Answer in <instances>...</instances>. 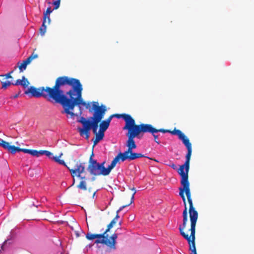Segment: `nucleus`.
<instances>
[{
    "mask_svg": "<svg viewBox=\"0 0 254 254\" xmlns=\"http://www.w3.org/2000/svg\"><path fill=\"white\" fill-rule=\"evenodd\" d=\"M38 55L37 54L32 53L25 60H24L23 62L21 63L20 65H18V68L19 69L20 72H22L24 70H25L27 64H29L33 59H36Z\"/></svg>",
    "mask_w": 254,
    "mask_h": 254,
    "instance_id": "4468645a",
    "label": "nucleus"
},
{
    "mask_svg": "<svg viewBox=\"0 0 254 254\" xmlns=\"http://www.w3.org/2000/svg\"><path fill=\"white\" fill-rule=\"evenodd\" d=\"M13 70H11L10 72H9V73H7V74H5V75H1V76H5V77L6 78H12V77L11 76V74L13 72Z\"/></svg>",
    "mask_w": 254,
    "mask_h": 254,
    "instance_id": "7c9ffc66",
    "label": "nucleus"
},
{
    "mask_svg": "<svg viewBox=\"0 0 254 254\" xmlns=\"http://www.w3.org/2000/svg\"><path fill=\"white\" fill-rule=\"evenodd\" d=\"M0 146L7 150L8 152L12 154H15L16 152L20 151L29 154L31 153V149L20 148L18 147L15 146L14 145H11L10 143L1 138L0 141Z\"/></svg>",
    "mask_w": 254,
    "mask_h": 254,
    "instance_id": "f8f14e48",
    "label": "nucleus"
},
{
    "mask_svg": "<svg viewBox=\"0 0 254 254\" xmlns=\"http://www.w3.org/2000/svg\"><path fill=\"white\" fill-rule=\"evenodd\" d=\"M109 126V125L105 121H103L101 122L100 124L99 127H100V129L99 130L103 131L104 132L105 131H106L107 128H108Z\"/></svg>",
    "mask_w": 254,
    "mask_h": 254,
    "instance_id": "412c9836",
    "label": "nucleus"
},
{
    "mask_svg": "<svg viewBox=\"0 0 254 254\" xmlns=\"http://www.w3.org/2000/svg\"><path fill=\"white\" fill-rule=\"evenodd\" d=\"M61 0H59V1H60Z\"/></svg>",
    "mask_w": 254,
    "mask_h": 254,
    "instance_id": "37998d69",
    "label": "nucleus"
},
{
    "mask_svg": "<svg viewBox=\"0 0 254 254\" xmlns=\"http://www.w3.org/2000/svg\"><path fill=\"white\" fill-rule=\"evenodd\" d=\"M147 158H148V159H151V160H154V161H157L156 160H155V159H152V158H149V157H147Z\"/></svg>",
    "mask_w": 254,
    "mask_h": 254,
    "instance_id": "a19ab883",
    "label": "nucleus"
},
{
    "mask_svg": "<svg viewBox=\"0 0 254 254\" xmlns=\"http://www.w3.org/2000/svg\"><path fill=\"white\" fill-rule=\"evenodd\" d=\"M187 148L188 153L186 156V161L183 165L180 166L177 172L181 176L180 183L181 187L179 188V195L183 199L184 205H186V199L185 193L186 194L189 205H193L191 197V192L189 181V172L190 170V159L192 153L191 144L190 142L184 144Z\"/></svg>",
    "mask_w": 254,
    "mask_h": 254,
    "instance_id": "f03ea898",
    "label": "nucleus"
},
{
    "mask_svg": "<svg viewBox=\"0 0 254 254\" xmlns=\"http://www.w3.org/2000/svg\"><path fill=\"white\" fill-rule=\"evenodd\" d=\"M86 238L89 240H93L96 239L95 241V244H102L105 245L111 250H115L116 249V240L118 238V234L116 233H114L111 235V241L105 239L104 237V234H96L87 233L86 235Z\"/></svg>",
    "mask_w": 254,
    "mask_h": 254,
    "instance_id": "6e6552de",
    "label": "nucleus"
},
{
    "mask_svg": "<svg viewBox=\"0 0 254 254\" xmlns=\"http://www.w3.org/2000/svg\"><path fill=\"white\" fill-rule=\"evenodd\" d=\"M44 150H39V151H37V157H39L41 155H44Z\"/></svg>",
    "mask_w": 254,
    "mask_h": 254,
    "instance_id": "c9c22d12",
    "label": "nucleus"
},
{
    "mask_svg": "<svg viewBox=\"0 0 254 254\" xmlns=\"http://www.w3.org/2000/svg\"><path fill=\"white\" fill-rule=\"evenodd\" d=\"M151 133L153 136L154 138V141H155V142H156L158 144H160V142L158 139V135L156 134V133Z\"/></svg>",
    "mask_w": 254,
    "mask_h": 254,
    "instance_id": "c85d7f7f",
    "label": "nucleus"
},
{
    "mask_svg": "<svg viewBox=\"0 0 254 254\" xmlns=\"http://www.w3.org/2000/svg\"><path fill=\"white\" fill-rule=\"evenodd\" d=\"M49 91L51 93L54 103L82 94L83 90L82 84L79 80L68 77L66 76H60L55 81L53 87H49Z\"/></svg>",
    "mask_w": 254,
    "mask_h": 254,
    "instance_id": "f257e3e1",
    "label": "nucleus"
},
{
    "mask_svg": "<svg viewBox=\"0 0 254 254\" xmlns=\"http://www.w3.org/2000/svg\"><path fill=\"white\" fill-rule=\"evenodd\" d=\"M61 254H62V253H61Z\"/></svg>",
    "mask_w": 254,
    "mask_h": 254,
    "instance_id": "c03bdc74",
    "label": "nucleus"
},
{
    "mask_svg": "<svg viewBox=\"0 0 254 254\" xmlns=\"http://www.w3.org/2000/svg\"><path fill=\"white\" fill-rule=\"evenodd\" d=\"M112 115L113 117H116L118 119L123 118L124 120L125 126L124 127L123 129L127 130L126 135L138 131L140 125H136L135 120L130 115L127 114H115Z\"/></svg>",
    "mask_w": 254,
    "mask_h": 254,
    "instance_id": "1a4fd4ad",
    "label": "nucleus"
},
{
    "mask_svg": "<svg viewBox=\"0 0 254 254\" xmlns=\"http://www.w3.org/2000/svg\"><path fill=\"white\" fill-rule=\"evenodd\" d=\"M140 134L146 132L149 133H157L161 132L162 133L170 132V130L164 128L156 129L154 128L152 125L147 124H141L138 130Z\"/></svg>",
    "mask_w": 254,
    "mask_h": 254,
    "instance_id": "ddd939ff",
    "label": "nucleus"
},
{
    "mask_svg": "<svg viewBox=\"0 0 254 254\" xmlns=\"http://www.w3.org/2000/svg\"><path fill=\"white\" fill-rule=\"evenodd\" d=\"M130 204H129V203H128V204H127V205H125L122 206V207H120V208H119V209L117 211L116 213H117V214H119V213L121 211H122V210L123 209V208H124L125 207H126L127 206H129Z\"/></svg>",
    "mask_w": 254,
    "mask_h": 254,
    "instance_id": "2f4dec72",
    "label": "nucleus"
},
{
    "mask_svg": "<svg viewBox=\"0 0 254 254\" xmlns=\"http://www.w3.org/2000/svg\"><path fill=\"white\" fill-rule=\"evenodd\" d=\"M52 12V10L51 9V7L50 6L48 7L47 8V10L45 12H44V17L43 19L46 20L48 19V24H50L51 19L49 16L50 13Z\"/></svg>",
    "mask_w": 254,
    "mask_h": 254,
    "instance_id": "a211bd4d",
    "label": "nucleus"
},
{
    "mask_svg": "<svg viewBox=\"0 0 254 254\" xmlns=\"http://www.w3.org/2000/svg\"><path fill=\"white\" fill-rule=\"evenodd\" d=\"M29 84V82L27 80V78H25L24 76H23L22 77V79H17L16 80L15 82L13 84L14 85H20L22 86L24 88H26Z\"/></svg>",
    "mask_w": 254,
    "mask_h": 254,
    "instance_id": "f3484780",
    "label": "nucleus"
},
{
    "mask_svg": "<svg viewBox=\"0 0 254 254\" xmlns=\"http://www.w3.org/2000/svg\"><path fill=\"white\" fill-rule=\"evenodd\" d=\"M99 141L100 140H98V139L95 138V139L93 140L94 145H96Z\"/></svg>",
    "mask_w": 254,
    "mask_h": 254,
    "instance_id": "58836bf2",
    "label": "nucleus"
},
{
    "mask_svg": "<svg viewBox=\"0 0 254 254\" xmlns=\"http://www.w3.org/2000/svg\"><path fill=\"white\" fill-rule=\"evenodd\" d=\"M139 135L140 134L137 131L127 135L128 137L126 142V146L127 147V149L124 152L122 153L123 158L124 161L126 160L131 161L140 157H146L141 153L133 152V149L137 147L134 138L135 137H139Z\"/></svg>",
    "mask_w": 254,
    "mask_h": 254,
    "instance_id": "0eeeda50",
    "label": "nucleus"
},
{
    "mask_svg": "<svg viewBox=\"0 0 254 254\" xmlns=\"http://www.w3.org/2000/svg\"><path fill=\"white\" fill-rule=\"evenodd\" d=\"M184 206L185 209L183 212V223L182 225H180L179 229L181 235L187 240L189 244L190 250L191 251L190 254H197L195 245V226L198 214L193 205H189V213L190 220V230L191 232L190 235L189 236L184 231L186 227L188 221L187 206V205Z\"/></svg>",
    "mask_w": 254,
    "mask_h": 254,
    "instance_id": "7ed1b4c3",
    "label": "nucleus"
},
{
    "mask_svg": "<svg viewBox=\"0 0 254 254\" xmlns=\"http://www.w3.org/2000/svg\"><path fill=\"white\" fill-rule=\"evenodd\" d=\"M61 104L64 108L63 113H64L68 115H70L71 117H74L76 115L71 111L73 110L75 106H79L80 105L85 106L88 109L90 106V103L87 104L85 101H83L82 94L77 95L76 97L67 98L61 101L56 102Z\"/></svg>",
    "mask_w": 254,
    "mask_h": 254,
    "instance_id": "423d86ee",
    "label": "nucleus"
},
{
    "mask_svg": "<svg viewBox=\"0 0 254 254\" xmlns=\"http://www.w3.org/2000/svg\"><path fill=\"white\" fill-rule=\"evenodd\" d=\"M49 87H41L36 88L34 86H30L25 91V94H30L31 96L39 98L43 97L46 99L48 101L54 103L53 97L49 90Z\"/></svg>",
    "mask_w": 254,
    "mask_h": 254,
    "instance_id": "9d476101",
    "label": "nucleus"
},
{
    "mask_svg": "<svg viewBox=\"0 0 254 254\" xmlns=\"http://www.w3.org/2000/svg\"><path fill=\"white\" fill-rule=\"evenodd\" d=\"M16 68H17V67H16V66H15V67H14V69H16Z\"/></svg>",
    "mask_w": 254,
    "mask_h": 254,
    "instance_id": "79ce46f5",
    "label": "nucleus"
},
{
    "mask_svg": "<svg viewBox=\"0 0 254 254\" xmlns=\"http://www.w3.org/2000/svg\"><path fill=\"white\" fill-rule=\"evenodd\" d=\"M94 134H95V138L100 141L103 139L104 136V132L100 130H99L98 132Z\"/></svg>",
    "mask_w": 254,
    "mask_h": 254,
    "instance_id": "b1692460",
    "label": "nucleus"
},
{
    "mask_svg": "<svg viewBox=\"0 0 254 254\" xmlns=\"http://www.w3.org/2000/svg\"><path fill=\"white\" fill-rule=\"evenodd\" d=\"M2 88L6 89L7 87L9 86L10 85L14 84L13 83H11L9 81H6L5 82H2Z\"/></svg>",
    "mask_w": 254,
    "mask_h": 254,
    "instance_id": "393cba45",
    "label": "nucleus"
},
{
    "mask_svg": "<svg viewBox=\"0 0 254 254\" xmlns=\"http://www.w3.org/2000/svg\"><path fill=\"white\" fill-rule=\"evenodd\" d=\"M119 218V214H116L115 217L111 221V222L110 223H112V224H113V225H114L117 223V220Z\"/></svg>",
    "mask_w": 254,
    "mask_h": 254,
    "instance_id": "c756f323",
    "label": "nucleus"
},
{
    "mask_svg": "<svg viewBox=\"0 0 254 254\" xmlns=\"http://www.w3.org/2000/svg\"><path fill=\"white\" fill-rule=\"evenodd\" d=\"M44 155H46L47 156H48L50 158H51L53 160H54L53 159V157H54L55 156H53V153H51V152L47 151V150H44Z\"/></svg>",
    "mask_w": 254,
    "mask_h": 254,
    "instance_id": "a878e982",
    "label": "nucleus"
},
{
    "mask_svg": "<svg viewBox=\"0 0 254 254\" xmlns=\"http://www.w3.org/2000/svg\"><path fill=\"white\" fill-rule=\"evenodd\" d=\"M78 122L81 123L83 125V128H78V131L79 132L80 129H86V127L87 126H88V124L90 122V121L86 120L85 118H84V117H81L80 120L78 121Z\"/></svg>",
    "mask_w": 254,
    "mask_h": 254,
    "instance_id": "6ab92c4d",
    "label": "nucleus"
},
{
    "mask_svg": "<svg viewBox=\"0 0 254 254\" xmlns=\"http://www.w3.org/2000/svg\"><path fill=\"white\" fill-rule=\"evenodd\" d=\"M92 104V108L91 109H89L90 112L94 111L93 116L90 118L92 121H90L88 126H86V129H79L80 135L82 136L85 135L87 139H88L89 137V131L91 129H92L94 133L97 132L98 124L103 118L107 111L106 107L104 105L99 106L97 102H93Z\"/></svg>",
    "mask_w": 254,
    "mask_h": 254,
    "instance_id": "20e7f679",
    "label": "nucleus"
},
{
    "mask_svg": "<svg viewBox=\"0 0 254 254\" xmlns=\"http://www.w3.org/2000/svg\"><path fill=\"white\" fill-rule=\"evenodd\" d=\"M94 156V154L92 152V153L91 154L90 157V158H89V164H91V162H92V161H96L95 160H94L93 159L92 157L93 156Z\"/></svg>",
    "mask_w": 254,
    "mask_h": 254,
    "instance_id": "e433bc0d",
    "label": "nucleus"
},
{
    "mask_svg": "<svg viewBox=\"0 0 254 254\" xmlns=\"http://www.w3.org/2000/svg\"><path fill=\"white\" fill-rule=\"evenodd\" d=\"M113 224L110 223L108 226L107 228L106 229V230L102 233L103 234H104V237L105 239H107V240H109L110 241H111V237H109V235L107 234V233L110 231V230L113 227Z\"/></svg>",
    "mask_w": 254,
    "mask_h": 254,
    "instance_id": "aec40b11",
    "label": "nucleus"
},
{
    "mask_svg": "<svg viewBox=\"0 0 254 254\" xmlns=\"http://www.w3.org/2000/svg\"><path fill=\"white\" fill-rule=\"evenodd\" d=\"M92 161L91 164H89L87 168V170L91 175L94 176L108 175L106 168L104 167L105 162L99 163L97 161Z\"/></svg>",
    "mask_w": 254,
    "mask_h": 254,
    "instance_id": "9b49d317",
    "label": "nucleus"
},
{
    "mask_svg": "<svg viewBox=\"0 0 254 254\" xmlns=\"http://www.w3.org/2000/svg\"><path fill=\"white\" fill-rule=\"evenodd\" d=\"M53 4L55 5L54 9H57L60 6V1L59 0H55L53 2Z\"/></svg>",
    "mask_w": 254,
    "mask_h": 254,
    "instance_id": "bb28decb",
    "label": "nucleus"
},
{
    "mask_svg": "<svg viewBox=\"0 0 254 254\" xmlns=\"http://www.w3.org/2000/svg\"><path fill=\"white\" fill-rule=\"evenodd\" d=\"M37 150H33L31 149V153L30 155L33 156H36L37 157Z\"/></svg>",
    "mask_w": 254,
    "mask_h": 254,
    "instance_id": "f704fd0d",
    "label": "nucleus"
},
{
    "mask_svg": "<svg viewBox=\"0 0 254 254\" xmlns=\"http://www.w3.org/2000/svg\"><path fill=\"white\" fill-rule=\"evenodd\" d=\"M169 166L174 170H175L177 168V166L174 163H172L170 164Z\"/></svg>",
    "mask_w": 254,
    "mask_h": 254,
    "instance_id": "4c0bfd02",
    "label": "nucleus"
},
{
    "mask_svg": "<svg viewBox=\"0 0 254 254\" xmlns=\"http://www.w3.org/2000/svg\"><path fill=\"white\" fill-rule=\"evenodd\" d=\"M8 243L9 244V240H5V241L3 242V243L2 245L1 246V250H2L3 251V250H4V247H5V246L7 244V243Z\"/></svg>",
    "mask_w": 254,
    "mask_h": 254,
    "instance_id": "473e14b6",
    "label": "nucleus"
},
{
    "mask_svg": "<svg viewBox=\"0 0 254 254\" xmlns=\"http://www.w3.org/2000/svg\"><path fill=\"white\" fill-rule=\"evenodd\" d=\"M121 160L122 162L124 161L123 158V155L122 152H120L118 155L114 158L112 161L111 164L109 165L108 168H106L108 174L109 175L111 172V170L115 167L116 165Z\"/></svg>",
    "mask_w": 254,
    "mask_h": 254,
    "instance_id": "2eb2a0df",
    "label": "nucleus"
},
{
    "mask_svg": "<svg viewBox=\"0 0 254 254\" xmlns=\"http://www.w3.org/2000/svg\"><path fill=\"white\" fill-rule=\"evenodd\" d=\"M46 23V20L43 19L42 25H41V26L40 27V29H39L40 34L42 36L44 35V34H45V33L46 32L47 27L45 24Z\"/></svg>",
    "mask_w": 254,
    "mask_h": 254,
    "instance_id": "4be33fe9",
    "label": "nucleus"
},
{
    "mask_svg": "<svg viewBox=\"0 0 254 254\" xmlns=\"http://www.w3.org/2000/svg\"><path fill=\"white\" fill-rule=\"evenodd\" d=\"M19 93H20V92H18L17 94H16L14 96H11L10 98H17L18 97Z\"/></svg>",
    "mask_w": 254,
    "mask_h": 254,
    "instance_id": "ea45409f",
    "label": "nucleus"
},
{
    "mask_svg": "<svg viewBox=\"0 0 254 254\" xmlns=\"http://www.w3.org/2000/svg\"><path fill=\"white\" fill-rule=\"evenodd\" d=\"M113 118V116L112 115L110 116H109V118L107 120H104V121H105L108 124H109L110 125V123Z\"/></svg>",
    "mask_w": 254,
    "mask_h": 254,
    "instance_id": "72a5a7b5",
    "label": "nucleus"
},
{
    "mask_svg": "<svg viewBox=\"0 0 254 254\" xmlns=\"http://www.w3.org/2000/svg\"><path fill=\"white\" fill-rule=\"evenodd\" d=\"M131 190L133 191V194L131 195V199H130V201L129 202V204H131L133 202L134 198V194L136 193V190H135V189L134 188H132Z\"/></svg>",
    "mask_w": 254,
    "mask_h": 254,
    "instance_id": "cd10ccee",
    "label": "nucleus"
},
{
    "mask_svg": "<svg viewBox=\"0 0 254 254\" xmlns=\"http://www.w3.org/2000/svg\"><path fill=\"white\" fill-rule=\"evenodd\" d=\"M77 188L80 190H87L86 182L84 180L81 181L77 186Z\"/></svg>",
    "mask_w": 254,
    "mask_h": 254,
    "instance_id": "5701e85b",
    "label": "nucleus"
},
{
    "mask_svg": "<svg viewBox=\"0 0 254 254\" xmlns=\"http://www.w3.org/2000/svg\"><path fill=\"white\" fill-rule=\"evenodd\" d=\"M170 133L173 135H177L179 138L182 141L184 144L190 142L189 139L179 129L175 128L173 130L170 131Z\"/></svg>",
    "mask_w": 254,
    "mask_h": 254,
    "instance_id": "dca6fc26",
    "label": "nucleus"
},
{
    "mask_svg": "<svg viewBox=\"0 0 254 254\" xmlns=\"http://www.w3.org/2000/svg\"><path fill=\"white\" fill-rule=\"evenodd\" d=\"M63 153H61L59 157H53V159L56 162H57L61 165H64L68 169L71 176L73 178L72 186H73L75 183V176H77L81 179H84L85 177H81V174L85 171V166L86 163L84 162H80L75 159H72L68 162L67 165L65 163L63 160H61L60 159Z\"/></svg>",
    "mask_w": 254,
    "mask_h": 254,
    "instance_id": "39448f33",
    "label": "nucleus"
}]
</instances>
